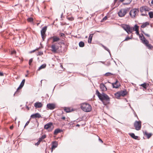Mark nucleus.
<instances>
[{"instance_id":"obj_45","label":"nucleus","mask_w":153,"mask_h":153,"mask_svg":"<svg viewBox=\"0 0 153 153\" xmlns=\"http://www.w3.org/2000/svg\"><path fill=\"white\" fill-rule=\"evenodd\" d=\"M144 34H145V36H147L148 37H150V35L149 34H146V33H144Z\"/></svg>"},{"instance_id":"obj_44","label":"nucleus","mask_w":153,"mask_h":153,"mask_svg":"<svg viewBox=\"0 0 153 153\" xmlns=\"http://www.w3.org/2000/svg\"><path fill=\"white\" fill-rule=\"evenodd\" d=\"M29 122H30L29 121H27L26 123L25 126H27Z\"/></svg>"},{"instance_id":"obj_39","label":"nucleus","mask_w":153,"mask_h":153,"mask_svg":"<svg viewBox=\"0 0 153 153\" xmlns=\"http://www.w3.org/2000/svg\"><path fill=\"white\" fill-rule=\"evenodd\" d=\"M32 61H33V59L32 58L30 59L29 60V65H31V63L32 62Z\"/></svg>"},{"instance_id":"obj_32","label":"nucleus","mask_w":153,"mask_h":153,"mask_svg":"<svg viewBox=\"0 0 153 153\" xmlns=\"http://www.w3.org/2000/svg\"><path fill=\"white\" fill-rule=\"evenodd\" d=\"M149 15L150 18H153V12H150L149 13Z\"/></svg>"},{"instance_id":"obj_29","label":"nucleus","mask_w":153,"mask_h":153,"mask_svg":"<svg viewBox=\"0 0 153 153\" xmlns=\"http://www.w3.org/2000/svg\"><path fill=\"white\" fill-rule=\"evenodd\" d=\"M27 22H30L31 23H33V18H32L31 17H30V18H28L27 19Z\"/></svg>"},{"instance_id":"obj_35","label":"nucleus","mask_w":153,"mask_h":153,"mask_svg":"<svg viewBox=\"0 0 153 153\" xmlns=\"http://www.w3.org/2000/svg\"><path fill=\"white\" fill-rule=\"evenodd\" d=\"M141 86H142L144 88L146 89L147 88V84L146 83H144L141 85Z\"/></svg>"},{"instance_id":"obj_41","label":"nucleus","mask_w":153,"mask_h":153,"mask_svg":"<svg viewBox=\"0 0 153 153\" xmlns=\"http://www.w3.org/2000/svg\"><path fill=\"white\" fill-rule=\"evenodd\" d=\"M136 31V34L139 36H141V35H140L139 33V31H138V30H137V31Z\"/></svg>"},{"instance_id":"obj_30","label":"nucleus","mask_w":153,"mask_h":153,"mask_svg":"<svg viewBox=\"0 0 153 153\" xmlns=\"http://www.w3.org/2000/svg\"><path fill=\"white\" fill-rule=\"evenodd\" d=\"M138 30V26L137 25H135L134 27L133 28L132 30H133L136 31L137 30Z\"/></svg>"},{"instance_id":"obj_50","label":"nucleus","mask_w":153,"mask_h":153,"mask_svg":"<svg viewBox=\"0 0 153 153\" xmlns=\"http://www.w3.org/2000/svg\"><path fill=\"white\" fill-rule=\"evenodd\" d=\"M25 79H23L22 82H21L22 83H24V84H25Z\"/></svg>"},{"instance_id":"obj_6","label":"nucleus","mask_w":153,"mask_h":153,"mask_svg":"<svg viewBox=\"0 0 153 153\" xmlns=\"http://www.w3.org/2000/svg\"><path fill=\"white\" fill-rule=\"evenodd\" d=\"M122 27L128 34L131 33L132 32V28L130 27L128 25H122Z\"/></svg>"},{"instance_id":"obj_3","label":"nucleus","mask_w":153,"mask_h":153,"mask_svg":"<svg viewBox=\"0 0 153 153\" xmlns=\"http://www.w3.org/2000/svg\"><path fill=\"white\" fill-rule=\"evenodd\" d=\"M139 12L138 8H133L130 11L129 15L131 18L134 19L138 15Z\"/></svg>"},{"instance_id":"obj_34","label":"nucleus","mask_w":153,"mask_h":153,"mask_svg":"<svg viewBox=\"0 0 153 153\" xmlns=\"http://www.w3.org/2000/svg\"><path fill=\"white\" fill-rule=\"evenodd\" d=\"M67 19L69 20L70 21H72L74 20V18L72 17H67Z\"/></svg>"},{"instance_id":"obj_38","label":"nucleus","mask_w":153,"mask_h":153,"mask_svg":"<svg viewBox=\"0 0 153 153\" xmlns=\"http://www.w3.org/2000/svg\"><path fill=\"white\" fill-rule=\"evenodd\" d=\"M131 39V38H130L128 36H127V37L126 39H125L123 41H128V40H129L130 39Z\"/></svg>"},{"instance_id":"obj_7","label":"nucleus","mask_w":153,"mask_h":153,"mask_svg":"<svg viewBox=\"0 0 153 153\" xmlns=\"http://www.w3.org/2000/svg\"><path fill=\"white\" fill-rule=\"evenodd\" d=\"M59 44L55 43L52 44L51 46V51L54 53L57 52V51L59 48Z\"/></svg>"},{"instance_id":"obj_13","label":"nucleus","mask_w":153,"mask_h":153,"mask_svg":"<svg viewBox=\"0 0 153 153\" xmlns=\"http://www.w3.org/2000/svg\"><path fill=\"white\" fill-rule=\"evenodd\" d=\"M112 85L113 88H118L120 85L117 80L115 82L112 83Z\"/></svg>"},{"instance_id":"obj_23","label":"nucleus","mask_w":153,"mask_h":153,"mask_svg":"<svg viewBox=\"0 0 153 153\" xmlns=\"http://www.w3.org/2000/svg\"><path fill=\"white\" fill-rule=\"evenodd\" d=\"M62 131L61 129H55L54 132V135H57L59 133L61 132Z\"/></svg>"},{"instance_id":"obj_1","label":"nucleus","mask_w":153,"mask_h":153,"mask_svg":"<svg viewBox=\"0 0 153 153\" xmlns=\"http://www.w3.org/2000/svg\"><path fill=\"white\" fill-rule=\"evenodd\" d=\"M96 94L104 105L109 103L110 98L107 95L103 93L100 94L97 90H96Z\"/></svg>"},{"instance_id":"obj_4","label":"nucleus","mask_w":153,"mask_h":153,"mask_svg":"<svg viewBox=\"0 0 153 153\" xmlns=\"http://www.w3.org/2000/svg\"><path fill=\"white\" fill-rule=\"evenodd\" d=\"M127 93L126 91H118L115 94V96L116 98L119 99L121 96L124 97L127 95Z\"/></svg>"},{"instance_id":"obj_59","label":"nucleus","mask_w":153,"mask_h":153,"mask_svg":"<svg viewBox=\"0 0 153 153\" xmlns=\"http://www.w3.org/2000/svg\"><path fill=\"white\" fill-rule=\"evenodd\" d=\"M35 51V50H33V51L32 52H34Z\"/></svg>"},{"instance_id":"obj_60","label":"nucleus","mask_w":153,"mask_h":153,"mask_svg":"<svg viewBox=\"0 0 153 153\" xmlns=\"http://www.w3.org/2000/svg\"><path fill=\"white\" fill-rule=\"evenodd\" d=\"M39 23H37V25H39Z\"/></svg>"},{"instance_id":"obj_46","label":"nucleus","mask_w":153,"mask_h":153,"mask_svg":"<svg viewBox=\"0 0 153 153\" xmlns=\"http://www.w3.org/2000/svg\"><path fill=\"white\" fill-rule=\"evenodd\" d=\"M61 36H65V35L62 33H61L60 34Z\"/></svg>"},{"instance_id":"obj_20","label":"nucleus","mask_w":153,"mask_h":153,"mask_svg":"<svg viewBox=\"0 0 153 153\" xmlns=\"http://www.w3.org/2000/svg\"><path fill=\"white\" fill-rule=\"evenodd\" d=\"M53 39V42H57L60 40V39L57 36H53L52 37Z\"/></svg>"},{"instance_id":"obj_31","label":"nucleus","mask_w":153,"mask_h":153,"mask_svg":"<svg viewBox=\"0 0 153 153\" xmlns=\"http://www.w3.org/2000/svg\"><path fill=\"white\" fill-rule=\"evenodd\" d=\"M145 45L149 49H152L153 48L152 46L150 44H149V43L146 44Z\"/></svg>"},{"instance_id":"obj_48","label":"nucleus","mask_w":153,"mask_h":153,"mask_svg":"<svg viewBox=\"0 0 153 153\" xmlns=\"http://www.w3.org/2000/svg\"><path fill=\"white\" fill-rule=\"evenodd\" d=\"M99 141H100L102 143L103 142L102 140L100 138H99Z\"/></svg>"},{"instance_id":"obj_42","label":"nucleus","mask_w":153,"mask_h":153,"mask_svg":"<svg viewBox=\"0 0 153 153\" xmlns=\"http://www.w3.org/2000/svg\"><path fill=\"white\" fill-rule=\"evenodd\" d=\"M41 142L39 140H38V141L37 142V143H36V144H35V145H39V144L40 143V142Z\"/></svg>"},{"instance_id":"obj_15","label":"nucleus","mask_w":153,"mask_h":153,"mask_svg":"<svg viewBox=\"0 0 153 153\" xmlns=\"http://www.w3.org/2000/svg\"><path fill=\"white\" fill-rule=\"evenodd\" d=\"M100 88L101 91L102 92L105 91L107 90L106 87L105 86L104 84L103 83L100 84Z\"/></svg>"},{"instance_id":"obj_54","label":"nucleus","mask_w":153,"mask_h":153,"mask_svg":"<svg viewBox=\"0 0 153 153\" xmlns=\"http://www.w3.org/2000/svg\"><path fill=\"white\" fill-rule=\"evenodd\" d=\"M125 0H120V1L121 2H123V1H124Z\"/></svg>"},{"instance_id":"obj_43","label":"nucleus","mask_w":153,"mask_h":153,"mask_svg":"<svg viewBox=\"0 0 153 153\" xmlns=\"http://www.w3.org/2000/svg\"><path fill=\"white\" fill-rule=\"evenodd\" d=\"M107 19V17L106 16H105L103 19V20H106Z\"/></svg>"},{"instance_id":"obj_52","label":"nucleus","mask_w":153,"mask_h":153,"mask_svg":"<svg viewBox=\"0 0 153 153\" xmlns=\"http://www.w3.org/2000/svg\"><path fill=\"white\" fill-rule=\"evenodd\" d=\"M0 76H3V73L0 72Z\"/></svg>"},{"instance_id":"obj_12","label":"nucleus","mask_w":153,"mask_h":153,"mask_svg":"<svg viewBox=\"0 0 153 153\" xmlns=\"http://www.w3.org/2000/svg\"><path fill=\"white\" fill-rule=\"evenodd\" d=\"M48 109L53 110L55 108V105L53 103H48L47 105Z\"/></svg>"},{"instance_id":"obj_22","label":"nucleus","mask_w":153,"mask_h":153,"mask_svg":"<svg viewBox=\"0 0 153 153\" xmlns=\"http://www.w3.org/2000/svg\"><path fill=\"white\" fill-rule=\"evenodd\" d=\"M93 35V34H90V35L89 36L88 40V42L90 44L91 43Z\"/></svg>"},{"instance_id":"obj_56","label":"nucleus","mask_w":153,"mask_h":153,"mask_svg":"<svg viewBox=\"0 0 153 153\" xmlns=\"http://www.w3.org/2000/svg\"><path fill=\"white\" fill-rule=\"evenodd\" d=\"M76 126H79V124H77V125H76Z\"/></svg>"},{"instance_id":"obj_17","label":"nucleus","mask_w":153,"mask_h":153,"mask_svg":"<svg viewBox=\"0 0 153 153\" xmlns=\"http://www.w3.org/2000/svg\"><path fill=\"white\" fill-rule=\"evenodd\" d=\"M53 125V123L50 122L45 125L44 127V128L46 129H48L51 128Z\"/></svg>"},{"instance_id":"obj_40","label":"nucleus","mask_w":153,"mask_h":153,"mask_svg":"<svg viewBox=\"0 0 153 153\" xmlns=\"http://www.w3.org/2000/svg\"><path fill=\"white\" fill-rule=\"evenodd\" d=\"M103 47L106 50L108 51L109 53H110V50L107 48L105 46H104Z\"/></svg>"},{"instance_id":"obj_2","label":"nucleus","mask_w":153,"mask_h":153,"mask_svg":"<svg viewBox=\"0 0 153 153\" xmlns=\"http://www.w3.org/2000/svg\"><path fill=\"white\" fill-rule=\"evenodd\" d=\"M80 108L83 111L86 112H90L92 109L91 106L89 104L84 102L80 105Z\"/></svg>"},{"instance_id":"obj_26","label":"nucleus","mask_w":153,"mask_h":153,"mask_svg":"<svg viewBox=\"0 0 153 153\" xmlns=\"http://www.w3.org/2000/svg\"><path fill=\"white\" fill-rule=\"evenodd\" d=\"M145 135L147 137V138L149 139L150 138L152 135V134L151 133H148L147 132H145Z\"/></svg>"},{"instance_id":"obj_27","label":"nucleus","mask_w":153,"mask_h":153,"mask_svg":"<svg viewBox=\"0 0 153 153\" xmlns=\"http://www.w3.org/2000/svg\"><path fill=\"white\" fill-rule=\"evenodd\" d=\"M46 136L45 135H44L42 136L40 138H39V140L41 142L46 137Z\"/></svg>"},{"instance_id":"obj_28","label":"nucleus","mask_w":153,"mask_h":153,"mask_svg":"<svg viewBox=\"0 0 153 153\" xmlns=\"http://www.w3.org/2000/svg\"><path fill=\"white\" fill-rule=\"evenodd\" d=\"M79 46L81 47H83L84 46H85V44L84 43L82 42L81 41L80 42L79 44Z\"/></svg>"},{"instance_id":"obj_62","label":"nucleus","mask_w":153,"mask_h":153,"mask_svg":"<svg viewBox=\"0 0 153 153\" xmlns=\"http://www.w3.org/2000/svg\"><path fill=\"white\" fill-rule=\"evenodd\" d=\"M136 116L137 117V115H136Z\"/></svg>"},{"instance_id":"obj_10","label":"nucleus","mask_w":153,"mask_h":153,"mask_svg":"<svg viewBox=\"0 0 153 153\" xmlns=\"http://www.w3.org/2000/svg\"><path fill=\"white\" fill-rule=\"evenodd\" d=\"M149 8L146 6H142L140 8V10L141 13L149 11Z\"/></svg>"},{"instance_id":"obj_51","label":"nucleus","mask_w":153,"mask_h":153,"mask_svg":"<svg viewBox=\"0 0 153 153\" xmlns=\"http://www.w3.org/2000/svg\"><path fill=\"white\" fill-rule=\"evenodd\" d=\"M25 79H23L22 82H21L22 83H24V84H25Z\"/></svg>"},{"instance_id":"obj_49","label":"nucleus","mask_w":153,"mask_h":153,"mask_svg":"<svg viewBox=\"0 0 153 153\" xmlns=\"http://www.w3.org/2000/svg\"><path fill=\"white\" fill-rule=\"evenodd\" d=\"M16 53V51H13L12 52V54H14L15 53Z\"/></svg>"},{"instance_id":"obj_37","label":"nucleus","mask_w":153,"mask_h":153,"mask_svg":"<svg viewBox=\"0 0 153 153\" xmlns=\"http://www.w3.org/2000/svg\"><path fill=\"white\" fill-rule=\"evenodd\" d=\"M112 75H113V74H111V73H109V72H108V73H106L105 74V76H111Z\"/></svg>"},{"instance_id":"obj_21","label":"nucleus","mask_w":153,"mask_h":153,"mask_svg":"<svg viewBox=\"0 0 153 153\" xmlns=\"http://www.w3.org/2000/svg\"><path fill=\"white\" fill-rule=\"evenodd\" d=\"M129 134L131 136V137L132 138L135 140L137 139L138 138V136H135L134 133H130Z\"/></svg>"},{"instance_id":"obj_14","label":"nucleus","mask_w":153,"mask_h":153,"mask_svg":"<svg viewBox=\"0 0 153 153\" xmlns=\"http://www.w3.org/2000/svg\"><path fill=\"white\" fill-rule=\"evenodd\" d=\"M43 104L41 102H36L34 104V106L36 108H39L42 107Z\"/></svg>"},{"instance_id":"obj_61","label":"nucleus","mask_w":153,"mask_h":153,"mask_svg":"<svg viewBox=\"0 0 153 153\" xmlns=\"http://www.w3.org/2000/svg\"><path fill=\"white\" fill-rule=\"evenodd\" d=\"M61 67H62V65H61Z\"/></svg>"},{"instance_id":"obj_55","label":"nucleus","mask_w":153,"mask_h":153,"mask_svg":"<svg viewBox=\"0 0 153 153\" xmlns=\"http://www.w3.org/2000/svg\"><path fill=\"white\" fill-rule=\"evenodd\" d=\"M151 3L153 4V0H152L151 1Z\"/></svg>"},{"instance_id":"obj_18","label":"nucleus","mask_w":153,"mask_h":153,"mask_svg":"<svg viewBox=\"0 0 153 153\" xmlns=\"http://www.w3.org/2000/svg\"><path fill=\"white\" fill-rule=\"evenodd\" d=\"M58 146V143L57 142L55 141L52 143V146L51 147L52 152L53 150L54 149L56 148Z\"/></svg>"},{"instance_id":"obj_8","label":"nucleus","mask_w":153,"mask_h":153,"mask_svg":"<svg viewBox=\"0 0 153 153\" xmlns=\"http://www.w3.org/2000/svg\"><path fill=\"white\" fill-rule=\"evenodd\" d=\"M135 129L137 131L140 130L141 128V123L140 121H135L134 124Z\"/></svg>"},{"instance_id":"obj_57","label":"nucleus","mask_w":153,"mask_h":153,"mask_svg":"<svg viewBox=\"0 0 153 153\" xmlns=\"http://www.w3.org/2000/svg\"><path fill=\"white\" fill-rule=\"evenodd\" d=\"M25 76H26V77H27V76H28V75H25Z\"/></svg>"},{"instance_id":"obj_53","label":"nucleus","mask_w":153,"mask_h":153,"mask_svg":"<svg viewBox=\"0 0 153 153\" xmlns=\"http://www.w3.org/2000/svg\"><path fill=\"white\" fill-rule=\"evenodd\" d=\"M13 126H10V128L11 129H13Z\"/></svg>"},{"instance_id":"obj_5","label":"nucleus","mask_w":153,"mask_h":153,"mask_svg":"<svg viewBox=\"0 0 153 153\" xmlns=\"http://www.w3.org/2000/svg\"><path fill=\"white\" fill-rule=\"evenodd\" d=\"M129 11L128 8L121 9L118 13L119 16L122 17L124 16L126 13Z\"/></svg>"},{"instance_id":"obj_47","label":"nucleus","mask_w":153,"mask_h":153,"mask_svg":"<svg viewBox=\"0 0 153 153\" xmlns=\"http://www.w3.org/2000/svg\"><path fill=\"white\" fill-rule=\"evenodd\" d=\"M61 119L65 120V117H63L61 118Z\"/></svg>"},{"instance_id":"obj_63","label":"nucleus","mask_w":153,"mask_h":153,"mask_svg":"<svg viewBox=\"0 0 153 153\" xmlns=\"http://www.w3.org/2000/svg\"><path fill=\"white\" fill-rule=\"evenodd\" d=\"M87 36H86V38H87Z\"/></svg>"},{"instance_id":"obj_19","label":"nucleus","mask_w":153,"mask_h":153,"mask_svg":"<svg viewBox=\"0 0 153 153\" xmlns=\"http://www.w3.org/2000/svg\"><path fill=\"white\" fill-rule=\"evenodd\" d=\"M64 110L67 113L73 111V109L69 107H65L64 108Z\"/></svg>"},{"instance_id":"obj_16","label":"nucleus","mask_w":153,"mask_h":153,"mask_svg":"<svg viewBox=\"0 0 153 153\" xmlns=\"http://www.w3.org/2000/svg\"><path fill=\"white\" fill-rule=\"evenodd\" d=\"M31 117L33 118H39L41 117V115L39 113H36L33 114L31 116Z\"/></svg>"},{"instance_id":"obj_11","label":"nucleus","mask_w":153,"mask_h":153,"mask_svg":"<svg viewBox=\"0 0 153 153\" xmlns=\"http://www.w3.org/2000/svg\"><path fill=\"white\" fill-rule=\"evenodd\" d=\"M140 38L142 42L145 45L149 42V41L143 36V34H142V36H140Z\"/></svg>"},{"instance_id":"obj_25","label":"nucleus","mask_w":153,"mask_h":153,"mask_svg":"<svg viewBox=\"0 0 153 153\" xmlns=\"http://www.w3.org/2000/svg\"><path fill=\"white\" fill-rule=\"evenodd\" d=\"M46 64H43L42 65L38 68V70L39 71L40 70L46 67Z\"/></svg>"},{"instance_id":"obj_9","label":"nucleus","mask_w":153,"mask_h":153,"mask_svg":"<svg viewBox=\"0 0 153 153\" xmlns=\"http://www.w3.org/2000/svg\"><path fill=\"white\" fill-rule=\"evenodd\" d=\"M47 27L45 26L44 27L41 31V35L43 40H44L45 39L46 35L45 34L47 30Z\"/></svg>"},{"instance_id":"obj_24","label":"nucleus","mask_w":153,"mask_h":153,"mask_svg":"<svg viewBox=\"0 0 153 153\" xmlns=\"http://www.w3.org/2000/svg\"><path fill=\"white\" fill-rule=\"evenodd\" d=\"M149 25V23L148 22H145V23L141 25V27L144 28Z\"/></svg>"},{"instance_id":"obj_36","label":"nucleus","mask_w":153,"mask_h":153,"mask_svg":"<svg viewBox=\"0 0 153 153\" xmlns=\"http://www.w3.org/2000/svg\"><path fill=\"white\" fill-rule=\"evenodd\" d=\"M141 15L142 16H148V15L146 13V12H145V13H144V12L143 13H141Z\"/></svg>"},{"instance_id":"obj_33","label":"nucleus","mask_w":153,"mask_h":153,"mask_svg":"<svg viewBox=\"0 0 153 153\" xmlns=\"http://www.w3.org/2000/svg\"><path fill=\"white\" fill-rule=\"evenodd\" d=\"M24 85V84L21 82L20 84V85L19 86L17 90H18V89H19L22 88V87Z\"/></svg>"},{"instance_id":"obj_58","label":"nucleus","mask_w":153,"mask_h":153,"mask_svg":"<svg viewBox=\"0 0 153 153\" xmlns=\"http://www.w3.org/2000/svg\"><path fill=\"white\" fill-rule=\"evenodd\" d=\"M62 15H63V14H61V17H62Z\"/></svg>"}]
</instances>
